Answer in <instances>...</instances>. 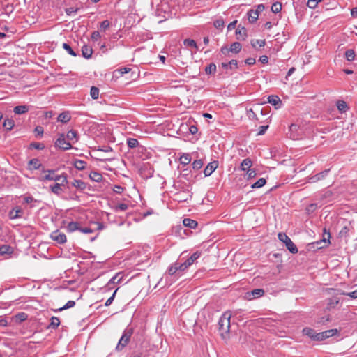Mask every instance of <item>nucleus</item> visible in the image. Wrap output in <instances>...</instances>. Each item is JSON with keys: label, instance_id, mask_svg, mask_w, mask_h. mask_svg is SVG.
<instances>
[{"label": "nucleus", "instance_id": "nucleus-21", "mask_svg": "<svg viewBox=\"0 0 357 357\" xmlns=\"http://www.w3.org/2000/svg\"><path fill=\"white\" fill-rule=\"evenodd\" d=\"M221 66L223 68H229L231 70H234L238 68V62L236 60L232 59L229 63H222Z\"/></svg>", "mask_w": 357, "mask_h": 357}, {"label": "nucleus", "instance_id": "nucleus-63", "mask_svg": "<svg viewBox=\"0 0 357 357\" xmlns=\"http://www.w3.org/2000/svg\"><path fill=\"white\" fill-rule=\"evenodd\" d=\"M110 26V22L108 20H104L100 23V28L103 30H105L106 29L109 28Z\"/></svg>", "mask_w": 357, "mask_h": 357}, {"label": "nucleus", "instance_id": "nucleus-17", "mask_svg": "<svg viewBox=\"0 0 357 357\" xmlns=\"http://www.w3.org/2000/svg\"><path fill=\"white\" fill-rule=\"evenodd\" d=\"M252 165V161L250 158H245L243 160V161L241 163V169L242 171H248L250 169V167Z\"/></svg>", "mask_w": 357, "mask_h": 357}, {"label": "nucleus", "instance_id": "nucleus-57", "mask_svg": "<svg viewBox=\"0 0 357 357\" xmlns=\"http://www.w3.org/2000/svg\"><path fill=\"white\" fill-rule=\"evenodd\" d=\"M247 115L250 119H256L257 120V116L255 112L252 110V109H250L247 110Z\"/></svg>", "mask_w": 357, "mask_h": 357}, {"label": "nucleus", "instance_id": "nucleus-24", "mask_svg": "<svg viewBox=\"0 0 357 357\" xmlns=\"http://www.w3.org/2000/svg\"><path fill=\"white\" fill-rule=\"evenodd\" d=\"M51 192L56 195H60L63 192L61 185L59 183H55L50 186Z\"/></svg>", "mask_w": 357, "mask_h": 357}, {"label": "nucleus", "instance_id": "nucleus-33", "mask_svg": "<svg viewBox=\"0 0 357 357\" xmlns=\"http://www.w3.org/2000/svg\"><path fill=\"white\" fill-rule=\"evenodd\" d=\"M90 178L96 182H100L102 180V176L98 172H91L89 174Z\"/></svg>", "mask_w": 357, "mask_h": 357}, {"label": "nucleus", "instance_id": "nucleus-56", "mask_svg": "<svg viewBox=\"0 0 357 357\" xmlns=\"http://www.w3.org/2000/svg\"><path fill=\"white\" fill-rule=\"evenodd\" d=\"M224 24H225V22L222 19L216 20L213 23L214 26L217 29L223 27Z\"/></svg>", "mask_w": 357, "mask_h": 357}, {"label": "nucleus", "instance_id": "nucleus-29", "mask_svg": "<svg viewBox=\"0 0 357 357\" xmlns=\"http://www.w3.org/2000/svg\"><path fill=\"white\" fill-rule=\"evenodd\" d=\"M13 111L16 114H22L29 111V107L26 105H19L16 106Z\"/></svg>", "mask_w": 357, "mask_h": 357}, {"label": "nucleus", "instance_id": "nucleus-45", "mask_svg": "<svg viewBox=\"0 0 357 357\" xmlns=\"http://www.w3.org/2000/svg\"><path fill=\"white\" fill-rule=\"evenodd\" d=\"M128 341L121 340V337L120 338L116 347V351H121L128 343Z\"/></svg>", "mask_w": 357, "mask_h": 357}, {"label": "nucleus", "instance_id": "nucleus-51", "mask_svg": "<svg viewBox=\"0 0 357 357\" xmlns=\"http://www.w3.org/2000/svg\"><path fill=\"white\" fill-rule=\"evenodd\" d=\"M192 165L193 169L198 170L202 167L203 162L202 160H196L192 162Z\"/></svg>", "mask_w": 357, "mask_h": 357}, {"label": "nucleus", "instance_id": "nucleus-64", "mask_svg": "<svg viewBox=\"0 0 357 357\" xmlns=\"http://www.w3.org/2000/svg\"><path fill=\"white\" fill-rule=\"evenodd\" d=\"M100 38V34L98 31H95L91 33V39L94 41H97Z\"/></svg>", "mask_w": 357, "mask_h": 357}, {"label": "nucleus", "instance_id": "nucleus-15", "mask_svg": "<svg viewBox=\"0 0 357 357\" xmlns=\"http://www.w3.org/2000/svg\"><path fill=\"white\" fill-rule=\"evenodd\" d=\"M303 335L308 336L312 340L317 341V337H315V335H317L318 333H317L314 329L307 327L304 328L303 329Z\"/></svg>", "mask_w": 357, "mask_h": 357}, {"label": "nucleus", "instance_id": "nucleus-13", "mask_svg": "<svg viewBox=\"0 0 357 357\" xmlns=\"http://www.w3.org/2000/svg\"><path fill=\"white\" fill-rule=\"evenodd\" d=\"M23 211L20 207H15L9 212V217L10 219H16L22 217Z\"/></svg>", "mask_w": 357, "mask_h": 357}, {"label": "nucleus", "instance_id": "nucleus-14", "mask_svg": "<svg viewBox=\"0 0 357 357\" xmlns=\"http://www.w3.org/2000/svg\"><path fill=\"white\" fill-rule=\"evenodd\" d=\"M236 33L238 40H244L247 36V30L244 26L239 25L236 30Z\"/></svg>", "mask_w": 357, "mask_h": 357}, {"label": "nucleus", "instance_id": "nucleus-55", "mask_svg": "<svg viewBox=\"0 0 357 357\" xmlns=\"http://www.w3.org/2000/svg\"><path fill=\"white\" fill-rule=\"evenodd\" d=\"M16 319L20 321H24L27 319L28 315L24 312H20L16 316Z\"/></svg>", "mask_w": 357, "mask_h": 357}, {"label": "nucleus", "instance_id": "nucleus-60", "mask_svg": "<svg viewBox=\"0 0 357 357\" xmlns=\"http://www.w3.org/2000/svg\"><path fill=\"white\" fill-rule=\"evenodd\" d=\"M246 172H247L248 178H254L257 175L256 171L254 169H250L248 171H246Z\"/></svg>", "mask_w": 357, "mask_h": 357}, {"label": "nucleus", "instance_id": "nucleus-39", "mask_svg": "<svg viewBox=\"0 0 357 357\" xmlns=\"http://www.w3.org/2000/svg\"><path fill=\"white\" fill-rule=\"evenodd\" d=\"M266 181L264 178H260L257 181L254 183L252 185V188H259L263 187L266 184Z\"/></svg>", "mask_w": 357, "mask_h": 357}, {"label": "nucleus", "instance_id": "nucleus-35", "mask_svg": "<svg viewBox=\"0 0 357 357\" xmlns=\"http://www.w3.org/2000/svg\"><path fill=\"white\" fill-rule=\"evenodd\" d=\"M248 20L250 23L256 22L259 17V15L254 10H250L248 13Z\"/></svg>", "mask_w": 357, "mask_h": 357}, {"label": "nucleus", "instance_id": "nucleus-5", "mask_svg": "<svg viewBox=\"0 0 357 357\" xmlns=\"http://www.w3.org/2000/svg\"><path fill=\"white\" fill-rule=\"evenodd\" d=\"M338 331L337 329H330L321 333H318L315 337H317V341H322L326 338L330 337H333L337 333Z\"/></svg>", "mask_w": 357, "mask_h": 357}, {"label": "nucleus", "instance_id": "nucleus-53", "mask_svg": "<svg viewBox=\"0 0 357 357\" xmlns=\"http://www.w3.org/2000/svg\"><path fill=\"white\" fill-rule=\"evenodd\" d=\"M75 305V302L74 301H69L66 303V304L64 306L59 308L58 310L62 311L63 310L69 309V308L74 307Z\"/></svg>", "mask_w": 357, "mask_h": 357}, {"label": "nucleus", "instance_id": "nucleus-8", "mask_svg": "<svg viewBox=\"0 0 357 357\" xmlns=\"http://www.w3.org/2000/svg\"><path fill=\"white\" fill-rule=\"evenodd\" d=\"M264 294V290L263 289H255L251 291L246 293V298L248 300L259 298Z\"/></svg>", "mask_w": 357, "mask_h": 357}, {"label": "nucleus", "instance_id": "nucleus-37", "mask_svg": "<svg viewBox=\"0 0 357 357\" xmlns=\"http://www.w3.org/2000/svg\"><path fill=\"white\" fill-rule=\"evenodd\" d=\"M60 325V320L58 317H52L51 318V321H50V324L48 326V328H56L59 326Z\"/></svg>", "mask_w": 357, "mask_h": 357}, {"label": "nucleus", "instance_id": "nucleus-25", "mask_svg": "<svg viewBox=\"0 0 357 357\" xmlns=\"http://www.w3.org/2000/svg\"><path fill=\"white\" fill-rule=\"evenodd\" d=\"M123 275L121 273L116 274L114 277H112L110 280L107 283V286L109 287L111 284H119L121 282L123 279Z\"/></svg>", "mask_w": 357, "mask_h": 357}, {"label": "nucleus", "instance_id": "nucleus-27", "mask_svg": "<svg viewBox=\"0 0 357 357\" xmlns=\"http://www.w3.org/2000/svg\"><path fill=\"white\" fill-rule=\"evenodd\" d=\"M133 333V329L132 328H127L123 331L121 336V340L130 341V337Z\"/></svg>", "mask_w": 357, "mask_h": 357}, {"label": "nucleus", "instance_id": "nucleus-1", "mask_svg": "<svg viewBox=\"0 0 357 357\" xmlns=\"http://www.w3.org/2000/svg\"><path fill=\"white\" fill-rule=\"evenodd\" d=\"M231 314L228 312H225L219 319L218 331L223 340H227L229 337Z\"/></svg>", "mask_w": 357, "mask_h": 357}, {"label": "nucleus", "instance_id": "nucleus-26", "mask_svg": "<svg viewBox=\"0 0 357 357\" xmlns=\"http://www.w3.org/2000/svg\"><path fill=\"white\" fill-rule=\"evenodd\" d=\"M72 185L76 188L77 189H79L81 190H84L86 188V184L82 180L75 179L72 183Z\"/></svg>", "mask_w": 357, "mask_h": 357}, {"label": "nucleus", "instance_id": "nucleus-36", "mask_svg": "<svg viewBox=\"0 0 357 357\" xmlns=\"http://www.w3.org/2000/svg\"><path fill=\"white\" fill-rule=\"evenodd\" d=\"M15 126L14 121L13 119H5L3 126L6 130H11Z\"/></svg>", "mask_w": 357, "mask_h": 357}, {"label": "nucleus", "instance_id": "nucleus-54", "mask_svg": "<svg viewBox=\"0 0 357 357\" xmlns=\"http://www.w3.org/2000/svg\"><path fill=\"white\" fill-rule=\"evenodd\" d=\"M30 147L38 150H42L45 148V146L43 144L40 142H32L30 144Z\"/></svg>", "mask_w": 357, "mask_h": 357}, {"label": "nucleus", "instance_id": "nucleus-22", "mask_svg": "<svg viewBox=\"0 0 357 357\" xmlns=\"http://www.w3.org/2000/svg\"><path fill=\"white\" fill-rule=\"evenodd\" d=\"M70 119H71V116H70L69 112H63L59 115L57 120H58V121H60L62 123H67L70 120Z\"/></svg>", "mask_w": 357, "mask_h": 357}, {"label": "nucleus", "instance_id": "nucleus-46", "mask_svg": "<svg viewBox=\"0 0 357 357\" xmlns=\"http://www.w3.org/2000/svg\"><path fill=\"white\" fill-rule=\"evenodd\" d=\"M128 204L121 203V204H119L114 206L113 209L114 210V211L117 212L119 211H126L128 209Z\"/></svg>", "mask_w": 357, "mask_h": 357}, {"label": "nucleus", "instance_id": "nucleus-49", "mask_svg": "<svg viewBox=\"0 0 357 357\" xmlns=\"http://www.w3.org/2000/svg\"><path fill=\"white\" fill-rule=\"evenodd\" d=\"M266 44L265 40H255L251 41V45L252 47L256 48V45H259L260 47H264Z\"/></svg>", "mask_w": 357, "mask_h": 357}, {"label": "nucleus", "instance_id": "nucleus-52", "mask_svg": "<svg viewBox=\"0 0 357 357\" xmlns=\"http://www.w3.org/2000/svg\"><path fill=\"white\" fill-rule=\"evenodd\" d=\"M183 44L185 46H188V47H195V48L197 47L196 42L194 40H192V39H185V40H184Z\"/></svg>", "mask_w": 357, "mask_h": 357}, {"label": "nucleus", "instance_id": "nucleus-2", "mask_svg": "<svg viewBox=\"0 0 357 357\" xmlns=\"http://www.w3.org/2000/svg\"><path fill=\"white\" fill-rule=\"evenodd\" d=\"M278 237L280 241L285 244L287 248L291 253L296 254L298 252L297 247L287 234L284 233H279Z\"/></svg>", "mask_w": 357, "mask_h": 357}, {"label": "nucleus", "instance_id": "nucleus-23", "mask_svg": "<svg viewBox=\"0 0 357 357\" xmlns=\"http://www.w3.org/2000/svg\"><path fill=\"white\" fill-rule=\"evenodd\" d=\"M66 229L69 232H73L80 229L79 223L77 222H70L68 224Z\"/></svg>", "mask_w": 357, "mask_h": 357}, {"label": "nucleus", "instance_id": "nucleus-4", "mask_svg": "<svg viewBox=\"0 0 357 357\" xmlns=\"http://www.w3.org/2000/svg\"><path fill=\"white\" fill-rule=\"evenodd\" d=\"M54 145L56 148L64 151L69 150L72 148L71 144L66 140L65 135L63 133L59 135V137L56 140Z\"/></svg>", "mask_w": 357, "mask_h": 357}, {"label": "nucleus", "instance_id": "nucleus-50", "mask_svg": "<svg viewBox=\"0 0 357 357\" xmlns=\"http://www.w3.org/2000/svg\"><path fill=\"white\" fill-rule=\"evenodd\" d=\"M297 125L296 124H291L290 126H289V132H290V135H289V137L292 139H297V137L296 135L294 133V130H296L297 129Z\"/></svg>", "mask_w": 357, "mask_h": 357}, {"label": "nucleus", "instance_id": "nucleus-43", "mask_svg": "<svg viewBox=\"0 0 357 357\" xmlns=\"http://www.w3.org/2000/svg\"><path fill=\"white\" fill-rule=\"evenodd\" d=\"M216 71V66L215 64L211 63L208 66H207L205 68V72L206 74H214Z\"/></svg>", "mask_w": 357, "mask_h": 357}, {"label": "nucleus", "instance_id": "nucleus-16", "mask_svg": "<svg viewBox=\"0 0 357 357\" xmlns=\"http://www.w3.org/2000/svg\"><path fill=\"white\" fill-rule=\"evenodd\" d=\"M336 105L337 109L341 113H344L349 109V106L347 105V103L344 100H337L336 102Z\"/></svg>", "mask_w": 357, "mask_h": 357}, {"label": "nucleus", "instance_id": "nucleus-6", "mask_svg": "<svg viewBox=\"0 0 357 357\" xmlns=\"http://www.w3.org/2000/svg\"><path fill=\"white\" fill-rule=\"evenodd\" d=\"M43 172H47V174H45L44 176L40 177L39 179L40 181H59L60 177L59 175L55 174V170L54 169H43Z\"/></svg>", "mask_w": 357, "mask_h": 357}, {"label": "nucleus", "instance_id": "nucleus-38", "mask_svg": "<svg viewBox=\"0 0 357 357\" xmlns=\"http://www.w3.org/2000/svg\"><path fill=\"white\" fill-rule=\"evenodd\" d=\"M191 161V157L188 153H184L180 157V162L182 165H188Z\"/></svg>", "mask_w": 357, "mask_h": 357}, {"label": "nucleus", "instance_id": "nucleus-44", "mask_svg": "<svg viewBox=\"0 0 357 357\" xmlns=\"http://www.w3.org/2000/svg\"><path fill=\"white\" fill-rule=\"evenodd\" d=\"M127 144L129 148L133 149L139 145V142L135 138H129L127 140Z\"/></svg>", "mask_w": 357, "mask_h": 357}, {"label": "nucleus", "instance_id": "nucleus-31", "mask_svg": "<svg viewBox=\"0 0 357 357\" xmlns=\"http://www.w3.org/2000/svg\"><path fill=\"white\" fill-rule=\"evenodd\" d=\"M13 252L12 247L8 245H3L0 246V254L4 255L6 254H11Z\"/></svg>", "mask_w": 357, "mask_h": 357}, {"label": "nucleus", "instance_id": "nucleus-7", "mask_svg": "<svg viewBox=\"0 0 357 357\" xmlns=\"http://www.w3.org/2000/svg\"><path fill=\"white\" fill-rule=\"evenodd\" d=\"M50 236L52 240L56 241L58 243L62 244L66 242V236L63 233H60L59 231H53Z\"/></svg>", "mask_w": 357, "mask_h": 357}, {"label": "nucleus", "instance_id": "nucleus-12", "mask_svg": "<svg viewBox=\"0 0 357 357\" xmlns=\"http://www.w3.org/2000/svg\"><path fill=\"white\" fill-rule=\"evenodd\" d=\"M330 169H325L324 170L323 172H319L312 176H311L310 178V180L312 181V182H317L319 180H321L323 178H324L328 174Z\"/></svg>", "mask_w": 357, "mask_h": 357}, {"label": "nucleus", "instance_id": "nucleus-30", "mask_svg": "<svg viewBox=\"0 0 357 357\" xmlns=\"http://www.w3.org/2000/svg\"><path fill=\"white\" fill-rule=\"evenodd\" d=\"M66 137L69 141L75 140V142H77L78 141L77 132L74 130H70L68 132Z\"/></svg>", "mask_w": 357, "mask_h": 357}, {"label": "nucleus", "instance_id": "nucleus-18", "mask_svg": "<svg viewBox=\"0 0 357 357\" xmlns=\"http://www.w3.org/2000/svg\"><path fill=\"white\" fill-rule=\"evenodd\" d=\"M29 169L31 170L33 169H38L41 167V163L38 158H33L29 160Z\"/></svg>", "mask_w": 357, "mask_h": 357}, {"label": "nucleus", "instance_id": "nucleus-40", "mask_svg": "<svg viewBox=\"0 0 357 357\" xmlns=\"http://www.w3.org/2000/svg\"><path fill=\"white\" fill-rule=\"evenodd\" d=\"M355 52L352 49L347 50L345 52V57L347 61H354L355 59Z\"/></svg>", "mask_w": 357, "mask_h": 357}, {"label": "nucleus", "instance_id": "nucleus-20", "mask_svg": "<svg viewBox=\"0 0 357 357\" xmlns=\"http://www.w3.org/2000/svg\"><path fill=\"white\" fill-rule=\"evenodd\" d=\"M183 224L185 227L192 228V229L196 228L198 225L197 221L190 219V218H185L183 220Z\"/></svg>", "mask_w": 357, "mask_h": 357}, {"label": "nucleus", "instance_id": "nucleus-9", "mask_svg": "<svg viewBox=\"0 0 357 357\" xmlns=\"http://www.w3.org/2000/svg\"><path fill=\"white\" fill-rule=\"evenodd\" d=\"M218 167V162L214 160L211 162H209L207 166L204 168V174L205 176H209L212 174V173L217 169Z\"/></svg>", "mask_w": 357, "mask_h": 357}, {"label": "nucleus", "instance_id": "nucleus-62", "mask_svg": "<svg viewBox=\"0 0 357 357\" xmlns=\"http://www.w3.org/2000/svg\"><path fill=\"white\" fill-rule=\"evenodd\" d=\"M316 1L317 0H308L307 3V6L310 8H312V9L315 8L317 6V3H316Z\"/></svg>", "mask_w": 357, "mask_h": 357}, {"label": "nucleus", "instance_id": "nucleus-10", "mask_svg": "<svg viewBox=\"0 0 357 357\" xmlns=\"http://www.w3.org/2000/svg\"><path fill=\"white\" fill-rule=\"evenodd\" d=\"M340 298L337 296H333L332 298H328L326 300V310H331L336 307V305L339 303Z\"/></svg>", "mask_w": 357, "mask_h": 357}, {"label": "nucleus", "instance_id": "nucleus-47", "mask_svg": "<svg viewBox=\"0 0 357 357\" xmlns=\"http://www.w3.org/2000/svg\"><path fill=\"white\" fill-rule=\"evenodd\" d=\"M63 48L68 52V53L73 56H76L77 54L72 49V47L68 45V43H63Z\"/></svg>", "mask_w": 357, "mask_h": 357}, {"label": "nucleus", "instance_id": "nucleus-11", "mask_svg": "<svg viewBox=\"0 0 357 357\" xmlns=\"http://www.w3.org/2000/svg\"><path fill=\"white\" fill-rule=\"evenodd\" d=\"M268 102L274 105L276 109L280 108L282 105V101L278 96H269L268 97Z\"/></svg>", "mask_w": 357, "mask_h": 357}, {"label": "nucleus", "instance_id": "nucleus-28", "mask_svg": "<svg viewBox=\"0 0 357 357\" xmlns=\"http://www.w3.org/2000/svg\"><path fill=\"white\" fill-rule=\"evenodd\" d=\"M200 256L201 252L196 251L185 261L190 266Z\"/></svg>", "mask_w": 357, "mask_h": 357}, {"label": "nucleus", "instance_id": "nucleus-42", "mask_svg": "<svg viewBox=\"0 0 357 357\" xmlns=\"http://www.w3.org/2000/svg\"><path fill=\"white\" fill-rule=\"evenodd\" d=\"M90 95L94 100H97L99 96V89L96 86H92L90 90Z\"/></svg>", "mask_w": 357, "mask_h": 357}, {"label": "nucleus", "instance_id": "nucleus-48", "mask_svg": "<svg viewBox=\"0 0 357 357\" xmlns=\"http://www.w3.org/2000/svg\"><path fill=\"white\" fill-rule=\"evenodd\" d=\"M349 227L348 226H344L342 227V229L339 232V236L341 238H342V237L346 238L349 236Z\"/></svg>", "mask_w": 357, "mask_h": 357}, {"label": "nucleus", "instance_id": "nucleus-34", "mask_svg": "<svg viewBox=\"0 0 357 357\" xmlns=\"http://www.w3.org/2000/svg\"><path fill=\"white\" fill-rule=\"evenodd\" d=\"M241 48H242V45L240 43L234 42L231 45V46L229 47V50L231 52L237 54L241 51Z\"/></svg>", "mask_w": 357, "mask_h": 357}, {"label": "nucleus", "instance_id": "nucleus-59", "mask_svg": "<svg viewBox=\"0 0 357 357\" xmlns=\"http://www.w3.org/2000/svg\"><path fill=\"white\" fill-rule=\"evenodd\" d=\"M59 177H60V181H56V183L58 182H60L59 183L63 185H64L65 183H68V180H67V176L66 174H62L61 175H59Z\"/></svg>", "mask_w": 357, "mask_h": 357}, {"label": "nucleus", "instance_id": "nucleus-32", "mask_svg": "<svg viewBox=\"0 0 357 357\" xmlns=\"http://www.w3.org/2000/svg\"><path fill=\"white\" fill-rule=\"evenodd\" d=\"M86 162L84 160L77 159L74 161V167L78 170H84L86 168Z\"/></svg>", "mask_w": 357, "mask_h": 357}, {"label": "nucleus", "instance_id": "nucleus-58", "mask_svg": "<svg viewBox=\"0 0 357 357\" xmlns=\"http://www.w3.org/2000/svg\"><path fill=\"white\" fill-rule=\"evenodd\" d=\"M79 10V8H74L73 7L66 8L65 12L67 15H71L73 13H77Z\"/></svg>", "mask_w": 357, "mask_h": 357}, {"label": "nucleus", "instance_id": "nucleus-41", "mask_svg": "<svg viewBox=\"0 0 357 357\" xmlns=\"http://www.w3.org/2000/svg\"><path fill=\"white\" fill-rule=\"evenodd\" d=\"M282 7V3L275 2V3H273V5L271 6V11L273 13H278L281 11Z\"/></svg>", "mask_w": 357, "mask_h": 357}, {"label": "nucleus", "instance_id": "nucleus-19", "mask_svg": "<svg viewBox=\"0 0 357 357\" xmlns=\"http://www.w3.org/2000/svg\"><path fill=\"white\" fill-rule=\"evenodd\" d=\"M82 54L84 58L90 59L93 54V50L91 47H89L87 45H84L82 47Z\"/></svg>", "mask_w": 357, "mask_h": 357}, {"label": "nucleus", "instance_id": "nucleus-61", "mask_svg": "<svg viewBox=\"0 0 357 357\" xmlns=\"http://www.w3.org/2000/svg\"><path fill=\"white\" fill-rule=\"evenodd\" d=\"M34 132L36 133V137L38 135L42 136L44 132V129L42 126H38L35 128Z\"/></svg>", "mask_w": 357, "mask_h": 357}, {"label": "nucleus", "instance_id": "nucleus-3", "mask_svg": "<svg viewBox=\"0 0 357 357\" xmlns=\"http://www.w3.org/2000/svg\"><path fill=\"white\" fill-rule=\"evenodd\" d=\"M330 238H331V234L330 232H327L326 228L324 229V238L318 241L317 242H314L312 243V247L313 248H315V245L317 246V249L322 248L324 247H327L330 244Z\"/></svg>", "mask_w": 357, "mask_h": 357}]
</instances>
